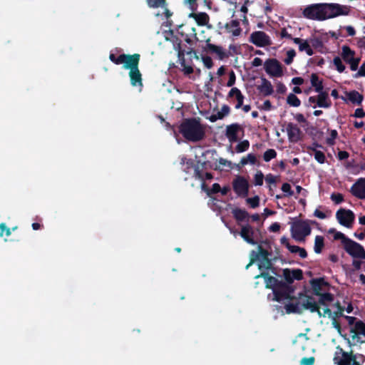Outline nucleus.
<instances>
[{"label": "nucleus", "mask_w": 365, "mask_h": 365, "mask_svg": "<svg viewBox=\"0 0 365 365\" xmlns=\"http://www.w3.org/2000/svg\"><path fill=\"white\" fill-rule=\"evenodd\" d=\"M277 156V152L274 149L270 148L266 150L263 155V160L265 162H269L272 159L275 158Z\"/></svg>", "instance_id": "obj_45"}, {"label": "nucleus", "mask_w": 365, "mask_h": 365, "mask_svg": "<svg viewBox=\"0 0 365 365\" xmlns=\"http://www.w3.org/2000/svg\"><path fill=\"white\" fill-rule=\"evenodd\" d=\"M128 74L130 84L134 87H139L140 88H142L143 86L142 74L138 67L135 69H131Z\"/></svg>", "instance_id": "obj_20"}, {"label": "nucleus", "mask_w": 365, "mask_h": 365, "mask_svg": "<svg viewBox=\"0 0 365 365\" xmlns=\"http://www.w3.org/2000/svg\"><path fill=\"white\" fill-rule=\"evenodd\" d=\"M318 296H319V304L326 305L327 302H331L334 300L333 294L329 292L320 293Z\"/></svg>", "instance_id": "obj_39"}, {"label": "nucleus", "mask_w": 365, "mask_h": 365, "mask_svg": "<svg viewBox=\"0 0 365 365\" xmlns=\"http://www.w3.org/2000/svg\"><path fill=\"white\" fill-rule=\"evenodd\" d=\"M338 136V133L336 130H331L330 132V136L326 140V143L329 145H333L335 143V140Z\"/></svg>", "instance_id": "obj_52"}, {"label": "nucleus", "mask_w": 365, "mask_h": 365, "mask_svg": "<svg viewBox=\"0 0 365 365\" xmlns=\"http://www.w3.org/2000/svg\"><path fill=\"white\" fill-rule=\"evenodd\" d=\"M259 277H262L264 279L266 288L271 289H272V291L277 286H279L280 284V283L283 282L282 281H279L276 277L270 276L268 272H262L255 277V278H259Z\"/></svg>", "instance_id": "obj_19"}, {"label": "nucleus", "mask_w": 365, "mask_h": 365, "mask_svg": "<svg viewBox=\"0 0 365 365\" xmlns=\"http://www.w3.org/2000/svg\"><path fill=\"white\" fill-rule=\"evenodd\" d=\"M258 229L255 230L250 225H243L241 228L240 236L249 244L255 245L257 244L255 238L257 237V232H259Z\"/></svg>", "instance_id": "obj_14"}, {"label": "nucleus", "mask_w": 365, "mask_h": 365, "mask_svg": "<svg viewBox=\"0 0 365 365\" xmlns=\"http://www.w3.org/2000/svg\"><path fill=\"white\" fill-rule=\"evenodd\" d=\"M287 313H299V303H289L285 305Z\"/></svg>", "instance_id": "obj_48"}, {"label": "nucleus", "mask_w": 365, "mask_h": 365, "mask_svg": "<svg viewBox=\"0 0 365 365\" xmlns=\"http://www.w3.org/2000/svg\"><path fill=\"white\" fill-rule=\"evenodd\" d=\"M264 175L261 170L257 171L254 176V184L256 186H261L263 185Z\"/></svg>", "instance_id": "obj_47"}, {"label": "nucleus", "mask_w": 365, "mask_h": 365, "mask_svg": "<svg viewBox=\"0 0 365 365\" xmlns=\"http://www.w3.org/2000/svg\"><path fill=\"white\" fill-rule=\"evenodd\" d=\"M314 156V159L320 164H323L325 163V160H326V157H325V155L324 153L321 151V150H319L317 152H315V153L313 154Z\"/></svg>", "instance_id": "obj_56"}, {"label": "nucleus", "mask_w": 365, "mask_h": 365, "mask_svg": "<svg viewBox=\"0 0 365 365\" xmlns=\"http://www.w3.org/2000/svg\"><path fill=\"white\" fill-rule=\"evenodd\" d=\"M333 361L336 365H354V362L356 361V355L353 354L352 351L346 352L340 346H337Z\"/></svg>", "instance_id": "obj_4"}, {"label": "nucleus", "mask_w": 365, "mask_h": 365, "mask_svg": "<svg viewBox=\"0 0 365 365\" xmlns=\"http://www.w3.org/2000/svg\"><path fill=\"white\" fill-rule=\"evenodd\" d=\"M344 249L353 258L365 259V250L364 247L351 239L344 246Z\"/></svg>", "instance_id": "obj_8"}, {"label": "nucleus", "mask_w": 365, "mask_h": 365, "mask_svg": "<svg viewBox=\"0 0 365 365\" xmlns=\"http://www.w3.org/2000/svg\"><path fill=\"white\" fill-rule=\"evenodd\" d=\"M324 284V280L322 278L313 279L311 280V285L315 295L320 294L322 286Z\"/></svg>", "instance_id": "obj_34"}, {"label": "nucleus", "mask_w": 365, "mask_h": 365, "mask_svg": "<svg viewBox=\"0 0 365 365\" xmlns=\"http://www.w3.org/2000/svg\"><path fill=\"white\" fill-rule=\"evenodd\" d=\"M318 148H323L322 145L318 143L317 142H314L312 145L307 146V150H309V153L312 155V153H315V152L319 151L317 150Z\"/></svg>", "instance_id": "obj_60"}, {"label": "nucleus", "mask_w": 365, "mask_h": 365, "mask_svg": "<svg viewBox=\"0 0 365 365\" xmlns=\"http://www.w3.org/2000/svg\"><path fill=\"white\" fill-rule=\"evenodd\" d=\"M250 142L247 140H244L240 142L235 147L237 153H243L249 149Z\"/></svg>", "instance_id": "obj_43"}, {"label": "nucleus", "mask_w": 365, "mask_h": 365, "mask_svg": "<svg viewBox=\"0 0 365 365\" xmlns=\"http://www.w3.org/2000/svg\"><path fill=\"white\" fill-rule=\"evenodd\" d=\"M351 194L359 199H365V178H359L351 187Z\"/></svg>", "instance_id": "obj_17"}, {"label": "nucleus", "mask_w": 365, "mask_h": 365, "mask_svg": "<svg viewBox=\"0 0 365 365\" xmlns=\"http://www.w3.org/2000/svg\"><path fill=\"white\" fill-rule=\"evenodd\" d=\"M304 18L312 20L324 21L325 16H323L322 4H315L307 6L303 10Z\"/></svg>", "instance_id": "obj_7"}, {"label": "nucleus", "mask_w": 365, "mask_h": 365, "mask_svg": "<svg viewBox=\"0 0 365 365\" xmlns=\"http://www.w3.org/2000/svg\"><path fill=\"white\" fill-rule=\"evenodd\" d=\"M202 62L206 68H211L212 67L213 62H212V58L210 56H202Z\"/></svg>", "instance_id": "obj_61"}, {"label": "nucleus", "mask_w": 365, "mask_h": 365, "mask_svg": "<svg viewBox=\"0 0 365 365\" xmlns=\"http://www.w3.org/2000/svg\"><path fill=\"white\" fill-rule=\"evenodd\" d=\"M287 103L293 107H299L301 105V101L294 93H289L287 98Z\"/></svg>", "instance_id": "obj_40"}, {"label": "nucleus", "mask_w": 365, "mask_h": 365, "mask_svg": "<svg viewBox=\"0 0 365 365\" xmlns=\"http://www.w3.org/2000/svg\"><path fill=\"white\" fill-rule=\"evenodd\" d=\"M179 132L188 141L198 142L205 135V128L198 118H185L179 126Z\"/></svg>", "instance_id": "obj_1"}, {"label": "nucleus", "mask_w": 365, "mask_h": 365, "mask_svg": "<svg viewBox=\"0 0 365 365\" xmlns=\"http://www.w3.org/2000/svg\"><path fill=\"white\" fill-rule=\"evenodd\" d=\"M309 44L311 47H313L316 49L322 48L324 46V43L322 40L319 37H314L309 39Z\"/></svg>", "instance_id": "obj_44"}, {"label": "nucleus", "mask_w": 365, "mask_h": 365, "mask_svg": "<svg viewBox=\"0 0 365 365\" xmlns=\"http://www.w3.org/2000/svg\"><path fill=\"white\" fill-rule=\"evenodd\" d=\"M233 97H235V98L237 100L235 108L236 109L240 108L243 106L245 96L242 93L241 91L236 87L232 88L227 95L228 98H233Z\"/></svg>", "instance_id": "obj_25"}, {"label": "nucleus", "mask_w": 365, "mask_h": 365, "mask_svg": "<svg viewBox=\"0 0 365 365\" xmlns=\"http://www.w3.org/2000/svg\"><path fill=\"white\" fill-rule=\"evenodd\" d=\"M206 162L201 163L200 161H197L196 164H194L192 160H189L187 162V168L192 167L194 168V177L200 180L201 181H205V180H211L213 178V175L210 173H205L203 174L202 171L205 168Z\"/></svg>", "instance_id": "obj_10"}, {"label": "nucleus", "mask_w": 365, "mask_h": 365, "mask_svg": "<svg viewBox=\"0 0 365 365\" xmlns=\"http://www.w3.org/2000/svg\"><path fill=\"white\" fill-rule=\"evenodd\" d=\"M0 237H3L4 232L7 237L10 236L11 234V229L7 227L5 223L0 224Z\"/></svg>", "instance_id": "obj_58"}, {"label": "nucleus", "mask_w": 365, "mask_h": 365, "mask_svg": "<svg viewBox=\"0 0 365 365\" xmlns=\"http://www.w3.org/2000/svg\"><path fill=\"white\" fill-rule=\"evenodd\" d=\"M272 292L274 294L273 299L280 302L285 299H291V294L294 292V289L292 286L283 282L282 283H280V284L275 289H274Z\"/></svg>", "instance_id": "obj_6"}, {"label": "nucleus", "mask_w": 365, "mask_h": 365, "mask_svg": "<svg viewBox=\"0 0 365 365\" xmlns=\"http://www.w3.org/2000/svg\"><path fill=\"white\" fill-rule=\"evenodd\" d=\"M150 8H160L166 6V0H146Z\"/></svg>", "instance_id": "obj_41"}, {"label": "nucleus", "mask_w": 365, "mask_h": 365, "mask_svg": "<svg viewBox=\"0 0 365 365\" xmlns=\"http://www.w3.org/2000/svg\"><path fill=\"white\" fill-rule=\"evenodd\" d=\"M317 104L320 108H329L331 105V101L329 99L328 93L327 91L318 92Z\"/></svg>", "instance_id": "obj_30"}, {"label": "nucleus", "mask_w": 365, "mask_h": 365, "mask_svg": "<svg viewBox=\"0 0 365 365\" xmlns=\"http://www.w3.org/2000/svg\"><path fill=\"white\" fill-rule=\"evenodd\" d=\"M322 9L323 10V16H325V20L341 15H348L350 11L349 7L334 3L322 4Z\"/></svg>", "instance_id": "obj_3"}, {"label": "nucleus", "mask_w": 365, "mask_h": 365, "mask_svg": "<svg viewBox=\"0 0 365 365\" xmlns=\"http://www.w3.org/2000/svg\"><path fill=\"white\" fill-rule=\"evenodd\" d=\"M257 88L264 96H270L274 92L272 83L265 78H262V84L258 86Z\"/></svg>", "instance_id": "obj_29"}, {"label": "nucleus", "mask_w": 365, "mask_h": 365, "mask_svg": "<svg viewBox=\"0 0 365 365\" xmlns=\"http://www.w3.org/2000/svg\"><path fill=\"white\" fill-rule=\"evenodd\" d=\"M351 331L354 333L353 338H354L356 335L365 336V323L361 320L356 321Z\"/></svg>", "instance_id": "obj_32"}, {"label": "nucleus", "mask_w": 365, "mask_h": 365, "mask_svg": "<svg viewBox=\"0 0 365 365\" xmlns=\"http://www.w3.org/2000/svg\"><path fill=\"white\" fill-rule=\"evenodd\" d=\"M272 267V263L271 259L267 257L266 259H262L260 261V263L259 264V269H269Z\"/></svg>", "instance_id": "obj_50"}, {"label": "nucleus", "mask_w": 365, "mask_h": 365, "mask_svg": "<svg viewBox=\"0 0 365 365\" xmlns=\"http://www.w3.org/2000/svg\"><path fill=\"white\" fill-rule=\"evenodd\" d=\"M333 63L336 66L338 72L342 73L344 71L346 67L342 63L341 59L339 56H336L333 59Z\"/></svg>", "instance_id": "obj_46"}, {"label": "nucleus", "mask_w": 365, "mask_h": 365, "mask_svg": "<svg viewBox=\"0 0 365 365\" xmlns=\"http://www.w3.org/2000/svg\"><path fill=\"white\" fill-rule=\"evenodd\" d=\"M311 227L307 220H297L291 226L292 237L297 241H304L305 237L311 234Z\"/></svg>", "instance_id": "obj_2"}, {"label": "nucleus", "mask_w": 365, "mask_h": 365, "mask_svg": "<svg viewBox=\"0 0 365 365\" xmlns=\"http://www.w3.org/2000/svg\"><path fill=\"white\" fill-rule=\"evenodd\" d=\"M140 56L139 53L125 54L122 53L121 64H123L125 69H135L138 67Z\"/></svg>", "instance_id": "obj_13"}, {"label": "nucleus", "mask_w": 365, "mask_h": 365, "mask_svg": "<svg viewBox=\"0 0 365 365\" xmlns=\"http://www.w3.org/2000/svg\"><path fill=\"white\" fill-rule=\"evenodd\" d=\"M288 139L292 143H297L301 139L302 131L297 125L289 123L286 127Z\"/></svg>", "instance_id": "obj_16"}, {"label": "nucleus", "mask_w": 365, "mask_h": 365, "mask_svg": "<svg viewBox=\"0 0 365 365\" xmlns=\"http://www.w3.org/2000/svg\"><path fill=\"white\" fill-rule=\"evenodd\" d=\"M311 84L314 88L316 92H320L323 90V82L319 80V76L317 73H312L311 75Z\"/></svg>", "instance_id": "obj_33"}, {"label": "nucleus", "mask_w": 365, "mask_h": 365, "mask_svg": "<svg viewBox=\"0 0 365 365\" xmlns=\"http://www.w3.org/2000/svg\"><path fill=\"white\" fill-rule=\"evenodd\" d=\"M361 76L365 77V61L362 63L358 72L354 75V78Z\"/></svg>", "instance_id": "obj_64"}, {"label": "nucleus", "mask_w": 365, "mask_h": 365, "mask_svg": "<svg viewBox=\"0 0 365 365\" xmlns=\"http://www.w3.org/2000/svg\"><path fill=\"white\" fill-rule=\"evenodd\" d=\"M227 32L232 33L234 36H238L242 32L240 26V21L237 19L232 20L230 22L225 25Z\"/></svg>", "instance_id": "obj_28"}, {"label": "nucleus", "mask_w": 365, "mask_h": 365, "mask_svg": "<svg viewBox=\"0 0 365 365\" xmlns=\"http://www.w3.org/2000/svg\"><path fill=\"white\" fill-rule=\"evenodd\" d=\"M324 247V238L323 236L317 235L314 239V250L315 253L320 254Z\"/></svg>", "instance_id": "obj_37"}, {"label": "nucleus", "mask_w": 365, "mask_h": 365, "mask_svg": "<svg viewBox=\"0 0 365 365\" xmlns=\"http://www.w3.org/2000/svg\"><path fill=\"white\" fill-rule=\"evenodd\" d=\"M210 39L208 38L206 41V47L205 50L211 53H215L217 55L220 59L222 60L225 58L227 57V54L222 49V48L220 46H217L210 43Z\"/></svg>", "instance_id": "obj_22"}, {"label": "nucleus", "mask_w": 365, "mask_h": 365, "mask_svg": "<svg viewBox=\"0 0 365 365\" xmlns=\"http://www.w3.org/2000/svg\"><path fill=\"white\" fill-rule=\"evenodd\" d=\"M354 51L351 50L348 46H342L341 57L346 63L354 58Z\"/></svg>", "instance_id": "obj_36"}, {"label": "nucleus", "mask_w": 365, "mask_h": 365, "mask_svg": "<svg viewBox=\"0 0 365 365\" xmlns=\"http://www.w3.org/2000/svg\"><path fill=\"white\" fill-rule=\"evenodd\" d=\"M232 189L237 196L245 198L249 195L250 184L242 175H237L232 182Z\"/></svg>", "instance_id": "obj_5"}, {"label": "nucleus", "mask_w": 365, "mask_h": 365, "mask_svg": "<svg viewBox=\"0 0 365 365\" xmlns=\"http://www.w3.org/2000/svg\"><path fill=\"white\" fill-rule=\"evenodd\" d=\"M220 190H221V187H220V184L215 182L212 185V188H210V189L209 188V189L206 190V193L208 196H210L212 194H216V193L220 192Z\"/></svg>", "instance_id": "obj_53"}, {"label": "nucleus", "mask_w": 365, "mask_h": 365, "mask_svg": "<svg viewBox=\"0 0 365 365\" xmlns=\"http://www.w3.org/2000/svg\"><path fill=\"white\" fill-rule=\"evenodd\" d=\"M239 131L243 132V128L238 123H232L226 127L225 135L232 143L238 140L237 133Z\"/></svg>", "instance_id": "obj_18"}, {"label": "nucleus", "mask_w": 365, "mask_h": 365, "mask_svg": "<svg viewBox=\"0 0 365 365\" xmlns=\"http://www.w3.org/2000/svg\"><path fill=\"white\" fill-rule=\"evenodd\" d=\"M178 59L180 64L181 66V70L183 72L184 75L188 76L193 73L194 70L192 65L186 64L184 51L180 48L178 51Z\"/></svg>", "instance_id": "obj_24"}, {"label": "nucleus", "mask_w": 365, "mask_h": 365, "mask_svg": "<svg viewBox=\"0 0 365 365\" xmlns=\"http://www.w3.org/2000/svg\"><path fill=\"white\" fill-rule=\"evenodd\" d=\"M346 94L348 99L354 104L361 105L364 100V96L355 90L346 92Z\"/></svg>", "instance_id": "obj_31"}, {"label": "nucleus", "mask_w": 365, "mask_h": 365, "mask_svg": "<svg viewBox=\"0 0 365 365\" xmlns=\"http://www.w3.org/2000/svg\"><path fill=\"white\" fill-rule=\"evenodd\" d=\"M283 277L286 284L290 285L294 280H301L303 278V272L300 269H289L288 268L283 269Z\"/></svg>", "instance_id": "obj_15"}, {"label": "nucleus", "mask_w": 365, "mask_h": 365, "mask_svg": "<svg viewBox=\"0 0 365 365\" xmlns=\"http://www.w3.org/2000/svg\"><path fill=\"white\" fill-rule=\"evenodd\" d=\"M331 199L336 204H340L344 201V196L341 193H332L331 195Z\"/></svg>", "instance_id": "obj_57"}, {"label": "nucleus", "mask_w": 365, "mask_h": 365, "mask_svg": "<svg viewBox=\"0 0 365 365\" xmlns=\"http://www.w3.org/2000/svg\"><path fill=\"white\" fill-rule=\"evenodd\" d=\"M230 112V108L227 105H223L222 106L221 110L217 111L216 113L220 115V119L224 118L226 115H229Z\"/></svg>", "instance_id": "obj_55"}, {"label": "nucleus", "mask_w": 365, "mask_h": 365, "mask_svg": "<svg viewBox=\"0 0 365 365\" xmlns=\"http://www.w3.org/2000/svg\"><path fill=\"white\" fill-rule=\"evenodd\" d=\"M121 58H122V54L119 55L118 57L115 56L113 53H110L109 55V59L110 61H112L113 63L116 65L121 64Z\"/></svg>", "instance_id": "obj_63"}, {"label": "nucleus", "mask_w": 365, "mask_h": 365, "mask_svg": "<svg viewBox=\"0 0 365 365\" xmlns=\"http://www.w3.org/2000/svg\"><path fill=\"white\" fill-rule=\"evenodd\" d=\"M329 233H334V239L335 240H341V243L344 246L348 242L349 238L347 237L344 233L336 231L335 229L331 228L329 230Z\"/></svg>", "instance_id": "obj_38"}, {"label": "nucleus", "mask_w": 365, "mask_h": 365, "mask_svg": "<svg viewBox=\"0 0 365 365\" xmlns=\"http://www.w3.org/2000/svg\"><path fill=\"white\" fill-rule=\"evenodd\" d=\"M302 306L304 309H309L311 312H317L319 317L322 316L319 304L316 302L312 297H307V300L303 302Z\"/></svg>", "instance_id": "obj_27"}, {"label": "nucleus", "mask_w": 365, "mask_h": 365, "mask_svg": "<svg viewBox=\"0 0 365 365\" xmlns=\"http://www.w3.org/2000/svg\"><path fill=\"white\" fill-rule=\"evenodd\" d=\"M250 41L257 47L269 46L272 44L270 37L264 31H254L250 36Z\"/></svg>", "instance_id": "obj_11"}, {"label": "nucleus", "mask_w": 365, "mask_h": 365, "mask_svg": "<svg viewBox=\"0 0 365 365\" xmlns=\"http://www.w3.org/2000/svg\"><path fill=\"white\" fill-rule=\"evenodd\" d=\"M232 212L235 220L239 222L245 221L249 216L248 212L245 210L240 208H235Z\"/></svg>", "instance_id": "obj_35"}, {"label": "nucleus", "mask_w": 365, "mask_h": 365, "mask_svg": "<svg viewBox=\"0 0 365 365\" xmlns=\"http://www.w3.org/2000/svg\"><path fill=\"white\" fill-rule=\"evenodd\" d=\"M315 359L314 356L310 357H304L301 360V365H313L314 363Z\"/></svg>", "instance_id": "obj_62"}, {"label": "nucleus", "mask_w": 365, "mask_h": 365, "mask_svg": "<svg viewBox=\"0 0 365 365\" xmlns=\"http://www.w3.org/2000/svg\"><path fill=\"white\" fill-rule=\"evenodd\" d=\"M359 58H354L353 59H351L347 63L350 65V68L351 71H356L359 67Z\"/></svg>", "instance_id": "obj_59"}, {"label": "nucleus", "mask_w": 365, "mask_h": 365, "mask_svg": "<svg viewBox=\"0 0 365 365\" xmlns=\"http://www.w3.org/2000/svg\"><path fill=\"white\" fill-rule=\"evenodd\" d=\"M266 73L270 76L281 77L283 75L282 66L276 58H268L264 63Z\"/></svg>", "instance_id": "obj_9"}, {"label": "nucleus", "mask_w": 365, "mask_h": 365, "mask_svg": "<svg viewBox=\"0 0 365 365\" xmlns=\"http://www.w3.org/2000/svg\"><path fill=\"white\" fill-rule=\"evenodd\" d=\"M246 201L252 208H256L259 205V197L258 195L247 198Z\"/></svg>", "instance_id": "obj_49"}, {"label": "nucleus", "mask_w": 365, "mask_h": 365, "mask_svg": "<svg viewBox=\"0 0 365 365\" xmlns=\"http://www.w3.org/2000/svg\"><path fill=\"white\" fill-rule=\"evenodd\" d=\"M257 249L258 252L255 251L252 252V256L253 258L251 259L250 262L246 266L247 269L254 262L255 259L261 261L262 259H266L270 255V253L267 250L264 249L261 245H259Z\"/></svg>", "instance_id": "obj_26"}, {"label": "nucleus", "mask_w": 365, "mask_h": 365, "mask_svg": "<svg viewBox=\"0 0 365 365\" xmlns=\"http://www.w3.org/2000/svg\"><path fill=\"white\" fill-rule=\"evenodd\" d=\"M336 217L339 224L349 228L351 227L355 215L350 210L340 208L336 213Z\"/></svg>", "instance_id": "obj_12"}, {"label": "nucleus", "mask_w": 365, "mask_h": 365, "mask_svg": "<svg viewBox=\"0 0 365 365\" xmlns=\"http://www.w3.org/2000/svg\"><path fill=\"white\" fill-rule=\"evenodd\" d=\"M293 42L299 46V51L301 52H306L308 56H312L314 51L309 44V40H304L300 38H293Z\"/></svg>", "instance_id": "obj_23"}, {"label": "nucleus", "mask_w": 365, "mask_h": 365, "mask_svg": "<svg viewBox=\"0 0 365 365\" xmlns=\"http://www.w3.org/2000/svg\"><path fill=\"white\" fill-rule=\"evenodd\" d=\"M291 253H298L299 257L302 259H304L307 257V252L304 248L300 247L299 246L294 245V247H291L290 249Z\"/></svg>", "instance_id": "obj_42"}, {"label": "nucleus", "mask_w": 365, "mask_h": 365, "mask_svg": "<svg viewBox=\"0 0 365 365\" xmlns=\"http://www.w3.org/2000/svg\"><path fill=\"white\" fill-rule=\"evenodd\" d=\"M188 17L195 19L197 24L200 26L207 25L210 21V16L205 12H191L189 14Z\"/></svg>", "instance_id": "obj_21"}, {"label": "nucleus", "mask_w": 365, "mask_h": 365, "mask_svg": "<svg viewBox=\"0 0 365 365\" xmlns=\"http://www.w3.org/2000/svg\"><path fill=\"white\" fill-rule=\"evenodd\" d=\"M281 190L285 193L284 196L286 197H291L294 194V192L291 188V185L288 182L283 183Z\"/></svg>", "instance_id": "obj_51"}, {"label": "nucleus", "mask_w": 365, "mask_h": 365, "mask_svg": "<svg viewBox=\"0 0 365 365\" xmlns=\"http://www.w3.org/2000/svg\"><path fill=\"white\" fill-rule=\"evenodd\" d=\"M296 56V52L294 49H290L287 52V57L284 59V63L287 65H289L292 63L294 56Z\"/></svg>", "instance_id": "obj_54"}]
</instances>
